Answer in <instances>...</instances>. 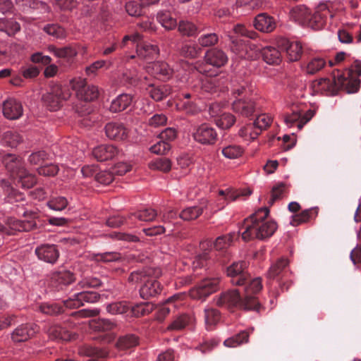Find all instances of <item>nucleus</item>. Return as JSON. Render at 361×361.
<instances>
[{"mask_svg":"<svg viewBox=\"0 0 361 361\" xmlns=\"http://www.w3.org/2000/svg\"><path fill=\"white\" fill-rule=\"evenodd\" d=\"M262 288V279H253L249 286L243 288L244 294L240 289H233L222 293L219 297L216 305L228 309L238 308L243 310H255L259 312L261 306L253 295L259 293Z\"/></svg>","mask_w":361,"mask_h":361,"instance_id":"1","label":"nucleus"},{"mask_svg":"<svg viewBox=\"0 0 361 361\" xmlns=\"http://www.w3.org/2000/svg\"><path fill=\"white\" fill-rule=\"evenodd\" d=\"M99 295L94 291H82L73 294L68 299L63 300V307L58 304L44 303L39 306L40 312L49 315H56L64 312L63 307L68 309L78 308L85 303H94L99 300Z\"/></svg>","mask_w":361,"mask_h":361,"instance_id":"2","label":"nucleus"},{"mask_svg":"<svg viewBox=\"0 0 361 361\" xmlns=\"http://www.w3.org/2000/svg\"><path fill=\"white\" fill-rule=\"evenodd\" d=\"M288 259L281 257L271 264L267 274L268 286H271L272 281L276 280L282 291L288 290L292 283L286 279L288 274Z\"/></svg>","mask_w":361,"mask_h":361,"instance_id":"3","label":"nucleus"},{"mask_svg":"<svg viewBox=\"0 0 361 361\" xmlns=\"http://www.w3.org/2000/svg\"><path fill=\"white\" fill-rule=\"evenodd\" d=\"M334 4L332 1L319 3L315 11L313 13H310L306 27L314 30H322L326 25L328 18L334 16Z\"/></svg>","mask_w":361,"mask_h":361,"instance_id":"4","label":"nucleus"},{"mask_svg":"<svg viewBox=\"0 0 361 361\" xmlns=\"http://www.w3.org/2000/svg\"><path fill=\"white\" fill-rule=\"evenodd\" d=\"M357 76L361 75V61L355 60L352 68L334 78V82L342 88L346 89L348 93L356 92L360 87V80L353 76V73Z\"/></svg>","mask_w":361,"mask_h":361,"instance_id":"5","label":"nucleus"},{"mask_svg":"<svg viewBox=\"0 0 361 361\" xmlns=\"http://www.w3.org/2000/svg\"><path fill=\"white\" fill-rule=\"evenodd\" d=\"M276 229L277 225L274 221H268L259 224H250V226H246L242 232V238L245 241L255 238L263 240L271 237Z\"/></svg>","mask_w":361,"mask_h":361,"instance_id":"6","label":"nucleus"},{"mask_svg":"<svg viewBox=\"0 0 361 361\" xmlns=\"http://www.w3.org/2000/svg\"><path fill=\"white\" fill-rule=\"evenodd\" d=\"M247 267L248 263L244 260L234 262L227 267V276L231 278V283L233 285L243 288L249 286V283L253 279H251Z\"/></svg>","mask_w":361,"mask_h":361,"instance_id":"7","label":"nucleus"},{"mask_svg":"<svg viewBox=\"0 0 361 361\" xmlns=\"http://www.w3.org/2000/svg\"><path fill=\"white\" fill-rule=\"evenodd\" d=\"M70 93L63 90L61 85L53 84L50 90L42 96V101L49 110L55 111L59 109L62 102L70 97Z\"/></svg>","mask_w":361,"mask_h":361,"instance_id":"8","label":"nucleus"},{"mask_svg":"<svg viewBox=\"0 0 361 361\" xmlns=\"http://www.w3.org/2000/svg\"><path fill=\"white\" fill-rule=\"evenodd\" d=\"M71 88L75 92L79 99L84 101H92L99 96L97 87L93 85H87L85 79L74 78L71 81Z\"/></svg>","mask_w":361,"mask_h":361,"instance_id":"9","label":"nucleus"},{"mask_svg":"<svg viewBox=\"0 0 361 361\" xmlns=\"http://www.w3.org/2000/svg\"><path fill=\"white\" fill-rule=\"evenodd\" d=\"M219 283L218 278L204 279L190 290V295L193 299L204 300L219 289Z\"/></svg>","mask_w":361,"mask_h":361,"instance_id":"10","label":"nucleus"},{"mask_svg":"<svg viewBox=\"0 0 361 361\" xmlns=\"http://www.w3.org/2000/svg\"><path fill=\"white\" fill-rule=\"evenodd\" d=\"M206 64H200L197 67V70L202 74H208L209 71L207 69V65L220 68L224 66L228 61V56L221 49L213 48L209 49L204 56Z\"/></svg>","mask_w":361,"mask_h":361,"instance_id":"11","label":"nucleus"},{"mask_svg":"<svg viewBox=\"0 0 361 361\" xmlns=\"http://www.w3.org/2000/svg\"><path fill=\"white\" fill-rule=\"evenodd\" d=\"M192 137L196 142L202 145H212L218 139V133L214 127L203 123L194 128Z\"/></svg>","mask_w":361,"mask_h":361,"instance_id":"12","label":"nucleus"},{"mask_svg":"<svg viewBox=\"0 0 361 361\" xmlns=\"http://www.w3.org/2000/svg\"><path fill=\"white\" fill-rule=\"evenodd\" d=\"M278 45L286 52L287 58L290 61H298L302 54H307L310 51L309 48L302 45L300 42H290L286 39L279 40Z\"/></svg>","mask_w":361,"mask_h":361,"instance_id":"13","label":"nucleus"},{"mask_svg":"<svg viewBox=\"0 0 361 361\" xmlns=\"http://www.w3.org/2000/svg\"><path fill=\"white\" fill-rule=\"evenodd\" d=\"M90 329L97 333H102L104 335L102 340L106 343H111L115 336L111 331L116 327V324L107 319H94L90 321Z\"/></svg>","mask_w":361,"mask_h":361,"instance_id":"14","label":"nucleus"},{"mask_svg":"<svg viewBox=\"0 0 361 361\" xmlns=\"http://www.w3.org/2000/svg\"><path fill=\"white\" fill-rule=\"evenodd\" d=\"M6 225L7 226H5L0 224V234L12 235L13 231H30L37 226L36 222L34 220L21 221L13 217L7 219Z\"/></svg>","mask_w":361,"mask_h":361,"instance_id":"15","label":"nucleus"},{"mask_svg":"<svg viewBox=\"0 0 361 361\" xmlns=\"http://www.w3.org/2000/svg\"><path fill=\"white\" fill-rule=\"evenodd\" d=\"M206 75L207 76L201 80L200 87L202 92L213 94L218 91L224 92L228 89L227 80L224 77H212L209 73Z\"/></svg>","mask_w":361,"mask_h":361,"instance_id":"16","label":"nucleus"},{"mask_svg":"<svg viewBox=\"0 0 361 361\" xmlns=\"http://www.w3.org/2000/svg\"><path fill=\"white\" fill-rule=\"evenodd\" d=\"M75 280V278L72 272L62 269L51 274L50 285L57 290H60L72 283Z\"/></svg>","mask_w":361,"mask_h":361,"instance_id":"17","label":"nucleus"},{"mask_svg":"<svg viewBox=\"0 0 361 361\" xmlns=\"http://www.w3.org/2000/svg\"><path fill=\"white\" fill-rule=\"evenodd\" d=\"M39 331V326L33 323L22 324L16 328L11 335L14 342H25Z\"/></svg>","mask_w":361,"mask_h":361,"instance_id":"18","label":"nucleus"},{"mask_svg":"<svg viewBox=\"0 0 361 361\" xmlns=\"http://www.w3.org/2000/svg\"><path fill=\"white\" fill-rule=\"evenodd\" d=\"M35 252L39 259L52 264L59 257V251L55 245H42L36 247Z\"/></svg>","mask_w":361,"mask_h":361,"instance_id":"19","label":"nucleus"},{"mask_svg":"<svg viewBox=\"0 0 361 361\" xmlns=\"http://www.w3.org/2000/svg\"><path fill=\"white\" fill-rule=\"evenodd\" d=\"M158 274L155 276H149L144 282L140 289V295L143 299H148L159 295L161 291V286L156 279Z\"/></svg>","mask_w":361,"mask_h":361,"instance_id":"20","label":"nucleus"},{"mask_svg":"<svg viewBox=\"0 0 361 361\" xmlns=\"http://www.w3.org/2000/svg\"><path fill=\"white\" fill-rule=\"evenodd\" d=\"M147 71L160 80H169L173 75V71L164 61H157L147 66Z\"/></svg>","mask_w":361,"mask_h":361,"instance_id":"21","label":"nucleus"},{"mask_svg":"<svg viewBox=\"0 0 361 361\" xmlns=\"http://www.w3.org/2000/svg\"><path fill=\"white\" fill-rule=\"evenodd\" d=\"M233 111L244 117H250L256 111V104L251 99L240 98L232 104Z\"/></svg>","mask_w":361,"mask_h":361,"instance_id":"22","label":"nucleus"},{"mask_svg":"<svg viewBox=\"0 0 361 361\" xmlns=\"http://www.w3.org/2000/svg\"><path fill=\"white\" fill-rule=\"evenodd\" d=\"M92 155L97 161H104L118 157L119 151L112 145H102L93 149Z\"/></svg>","mask_w":361,"mask_h":361,"instance_id":"23","label":"nucleus"},{"mask_svg":"<svg viewBox=\"0 0 361 361\" xmlns=\"http://www.w3.org/2000/svg\"><path fill=\"white\" fill-rule=\"evenodd\" d=\"M104 131L111 140H123L128 136V130L121 123L109 122L106 124Z\"/></svg>","mask_w":361,"mask_h":361,"instance_id":"24","label":"nucleus"},{"mask_svg":"<svg viewBox=\"0 0 361 361\" xmlns=\"http://www.w3.org/2000/svg\"><path fill=\"white\" fill-rule=\"evenodd\" d=\"M3 163L13 178L18 176L21 171L25 170L21 158L14 154H7L4 155L3 157Z\"/></svg>","mask_w":361,"mask_h":361,"instance_id":"25","label":"nucleus"},{"mask_svg":"<svg viewBox=\"0 0 361 361\" xmlns=\"http://www.w3.org/2000/svg\"><path fill=\"white\" fill-rule=\"evenodd\" d=\"M147 93L150 97L156 102H159L173 92V88L169 85H159L149 84L146 88Z\"/></svg>","mask_w":361,"mask_h":361,"instance_id":"26","label":"nucleus"},{"mask_svg":"<svg viewBox=\"0 0 361 361\" xmlns=\"http://www.w3.org/2000/svg\"><path fill=\"white\" fill-rule=\"evenodd\" d=\"M3 113L5 117L8 119H18L23 114V106L17 100L8 99L4 102Z\"/></svg>","mask_w":361,"mask_h":361,"instance_id":"27","label":"nucleus"},{"mask_svg":"<svg viewBox=\"0 0 361 361\" xmlns=\"http://www.w3.org/2000/svg\"><path fill=\"white\" fill-rule=\"evenodd\" d=\"M255 27L263 32H271L276 27V21L273 17L262 13L258 14L253 22Z\"/></svg>","mask_w":361,"mask_h":361,"instance_id":"28","label":"nucleus"},{"mask_svg":"<svg viewBox=\"0 0 361 361\" xmlns=\"http://www.w3.org/2000/svg\"><path fill=\"white\" fill-rule=\"evenodd\" d=\"M137 56L147 61L156 59L159 54V49L157 45L149 44H137Z\"/></svg>","mask_w":361,"mask_h":361,"instance_id":"29","label":"nucleus"},{"mask_svg":"<svg viewBox=\"0 0 361 361\" xmlns=\"http://www.w3.org/2000/svg\"><path fill=\"white\" fill-rule=\"evenodd\" d=\"M133 102V97L128 94H121L114 99L110 105L111 112H120L126 110Z\"/></svg>","mask_w":361,"mask_h":361,"instance_id":"30","label":"nucleus"},{"mask_svg":"<svg viewBox=\"0 0 361 361\" xmlns=\"http://www.w3.org/2000/svg\"><path fill=\"white\" fill-rule=\"evenodd\" d=\"M310 14V11L304 5L296 6L290 11V18L303 26H306Z\"/></svg>","mask_w":361,"mask_h":361,"instance_id":"31","label":"nucleus"},{"mask_svg":"<svg viewBox=\"0 0 361 361\" xmlns=\"http://www.w3.org/2000/svg\"><path fill=\"white\" fill-rule=\"evenodd\" d=\"M263 60L270 65H278L281 61V51L275 47H267L262 49Z\"/></svg>","mask_w":361,"mask_h":361,"instance_id":"32","label":"nucleus"},{"mask_svg":"<svg viewBox=\"0 0 361 361\" xmlns=\"http://www.w3.org/2000/svg\"><path fill=\"white\" fill-rule=\"evenodd\" d=\"M269 214V209L267 207L260 208L248 219H245L241 229H245L246 226H250V224H259L268 221L269 220L267 218Z\"/></svg>","mask_w":361,"mask_h":361,"instance_id":"33","label":"nucleus"},{"mask_svg":"<svg viewBox=\"0 0 361 361\" xmlns=\"http://www.w3.org/2000/svg\"><path fill=\"white\" fill-rule=\"evenodd\" d=\"M47 332L52 340L70 341L71 339V333L59 325L50 326Z\"/></svg>","mask_w":361,"mask_h":361,"instance_id":"34","label":"nucleus"},{"mask_svg":"<svg viewBox=\"0 0 361 361\" xmlns=\"http://www.w3.org/2000/svg\"><path fill=\"white\" fill-rule=\"evenodd\" d=\"M177 25L178 32L183 36L196 37L199 32L197 27L188 20H181Z\"/></svg>","mask_w":361,"mask_h":361,"instance_id":"35","label":"nucleus"},{"mask_svg":"<svg viewBox=\"0 0 361 361\" xmlns=\"http://www.w3.org/2000/svg\"><path fill=\"white\" fill-rule=\"evenodd\" d=\"M157 19L168 30H173L177 26L176 20L171 16L168 11L159 12L157 15Z\"/></svg>","mask_w":361,"mask_h":361,"instance_id":"36","label":"nucleus"},{"mask_svg":"<svg viewBox=\"0 0 361 361\" xmlns=\"http://www.w3.org/2000/svg\"><path fill=\"white\" fill-rule=\"evenodd\" d=\"M138 344V338L133 334H127L121 336L117 343L116 347L121 350H128L135 347Z\"/></svg>","mask_w":361,"mask_h":361,"instance_id":"37","label":"nucleus"},{"mask_svg":"<svg viewBox=\"0 0 361 361\" xmlns=\"http://www.w3.org/2000/svg\"><path fill=\"white\" fill-rule=\"evenodd\" d=\"M239 236L238 233H231L226 235L218 237L214 243V247L216 250H221L226 249L231 245L234 239L238 238Z\"/></svg>","mask_w":361,"mask_h":361,"instance_id":"38","label":"nucleus"},{"mask_svg":"<svg viewBox=\"0 0 361 361\" xmlns=\"http://www.w3.org/2000/svg\"><path fill=\"white\" fill-rule=\"evenodd\" d=\"M18 184H20L22 188H32L37 182L36 178L32 174L27 172V171L23 170L18 176L14 178Z\"/></svg>","mask_w":361,"mask_h":361,"instance_id":"39","label":"nucleus"},{"mask_svg":"<svg viewBox=\"0 0 361 361\" xmlns=\"http://www.w3.org/2000/svg\"><path fill=\"white\" fill-rule=\"evenodd\" d=\"M155 305L152 302H142L130 307L131 312L135 317H142L151 313Z\"/></svg>","mask_w":361,"mask_h":361,"instance_id":"40","label":"nucleus"},{"mask_svg":"<svg viewBox=\"0 0 361 361\" xmlns=\"http://www.w3.org/2000/svg\"><path fill=\"white\" fill-rule=\"evenodd\" d=\"M204 312L206 327L211 330L220 320V312L214 308H206Z\"/></svg>","mask_w":361,"mask_h":361,"instance_id":"41","label":"nucleus"},{"mask_svg":"<svg viewBox=\"0 0 361 361\" xmlns=\"http://www.w3.org/2000/svg\"><path fill=\"white\" fill-rule=\"evenodd\" d=\"M249 333L247 331H242L239 334L226 339L224 342L226 347H236L242 343H247Z\"/></svg>","mask_w":361,"mask_h":361,"instance_id":"42","label":"nucleus"},{"mask_svg":"<svg viewBox=\"0 0 361 361\" xmlns=\"http://www.w3.org/2000/svg\"><path fill=\"white\" fill-rule=\"evenodd\" d=\"M22 140L21 135L16 131L7 130L2 135V142L11 147H16Z\"/></svg>","mask_w":361,"mask_h":361,"instance_id":"43","label":"nucleus"},{"mask_svg":"<svg viewBox=\"0 0 361 361\" xmlns=\"http://www.w3.org/2000/svg\"><path fill=\"white\" fill-rule=\"evenodd\" d=\"M229 37L231 42V51L233 53L239 55L240 57H245V53L247 51V46L244 40L233 35H230Z\"/></svg>","mask_w":361,"mask_h":361,"instance_id":"44","label":"nucleus"},{"mask_svg":"<svg viewBox=\"0 0 361 361\" xmlns=\"http://www.w3.org/2000/svg\"><path fill=\"white\" fill-rule=\"evenodd\" d=\"M238 134L245 140H254L260 135V133L257 130V128L252 122L243 126L239 130Z\"/></svg>","mask_w":361,"mask_h":361,"instance_id":"45","label":"nucleus"},{"mask_svg":"<svg viewBox=\"0 0 361 361\" xmlns=\"http://www.w3.org/2000/svg\"><path fill=\"white\" fill-rule=\"evenodd\" d=\"M203 212V208L199 206L190 207L183 209L179 217L184 221H192L199 217Z\"/></svg>","mask_w":361,"mask_h":361,"instance_id":"46","label":"nucleus"},{"mask_svg":"<svg viewBox=\"0 0 361 361\" xmlns=\"http://www.w3.org/2000/svg\"><path fill=\"white\" fill-rule=\"evenodd\" d=\"M154 274L155 273L152 269L133 271L129 276L128 281L133 283H144L147 278Z\"/></svg>","mask_w":361,"mask_h":361,"instance_id":"47","label":"nucleus"},{"mask_svg":"<svg viewBox=\"0 0 361 361\" xmlns=\"http://www.w3.org/2000/svg\"><path fill=\"white\" fill-rule=\"evenodd\" d=\"M82 353L85 356L97 358H106L109 356V351L105 348H99L86 345L82 349Z\"/></svg>","mask_w":361,"mask_h":361,"instance_id":"48","label":"nucleus"},{"mask_svg":"<svg viewBox=\"0 0 361 361\" xmlns=\"http://www.w3.org/2000/svg\"><path fill=\"white\" fill-rule=\"evenodd\" d=\"M244 152L242 147L237 145H229L221 149L222 154L227 159H233L240 157Z\"/></svg>","mask_w":361,"mask_h":361,"instance_id":"49","label":"nucleus"},{"mask_svg":"<svg viewBox=\"0 0 361 361\" xmlns=\"http://www.w3.org/2000/svg\"><path fill=\"white\" fill-rule=\"evenodd\" d=\"M157 216V212L154 209L147 208L131 214L129 218L132 219L134 216L135 219L142 221H153Z\"/></svg>","mask_w":361,"mask_h":361,"instance_id":"50","label":"nucleus"},{"mask_svg":"<svg viewBox=\"0 0 361 361\" xmlns=\"http://www.w3.org/2000/svg\"><path fill=\"white\" fill-rule=\"evenodd\" d=\"M48 49L59 58H72L76 55V51L71 47L57 48L51 45L49 47Z\"/></svg>","mask_w":361,"mask_h":361,"instance_id":"51","label":"nucleus"},{"mask_svg":"<svg viewBox=\"0 0 361 361\" xmlns=\"http://www.w3.org/2000/svg\"><path fill=\"white\" fill-rule=\"evenodd\" d=\"M43 30L56 39H62L66 38L67 35L64 28L57 24L47 25L44 27Z\"/></svg>","mask_w":361,"mask_h":361,"instance_id":"52","label":"nucleus"},{"mask_svg":"<svg viewBox=\"0 0 361 361\" xmlns=\"http://www.w3.org/2000/svg\"><path fill=\"white\" fill-rule=\"evenodd\" d=\"M93 259L97 262L109 263L119 261L122 259V257L119 252H109L96 254L94 255Z\"/></svg>","mask_w":361,"mask_h":361,"instance_id":"53","label":"nucleus"},{"mask_svg":"<svg viewBox=\"0 0 361 361\" xmlns=\"http://www.w3.org/2000/svg\"><path fill=\"white\" fill-rule=\"evenodd\" d=\"M313 213L317 214V212L313 209H305L300 214L293 215L290 224L293 226H297L300 224L307 222Z\"/></svg>","mask_w":361,"mask_h":361,"instance_id":"54","label":"nucleus"},{"mask_svg":"<svg viewBox=\"0 0 361 361\" xmlns=\"http://www.w3.org/2000/svg\"><path fill=\"white\" fill-rule=\"evenodd\" d=\"M106 309L111 314H121L128 312L130 306L126 301H121L107 305Z\"/></svg>","mask_w":361,"mask_h":361,"instance_id":"55","label":"nucleus"},{"mask_svg":"<svg viewBox=\"0 0 361 361\" xmlns=\"http://www.w3.org/2000/svg\"><path fill=\"white\" fill-rule=\"evenodd\" d=\"M235 117L230 113H224L216 119V124L222 129L230 128L235 122Z\"/></svg>","mask_w":361,"mask_h":361,"instance_id":"56","label":"nucleus"},{"mask_svg":"<svg viewBox=\"0 0 361 361\" xmlns=\"http://www.w3.org/2000/svg\"><path fill=\"white\" fill-rule=\"evenodd\" d=\"M149 167L152 169L159 170L163 172H168L171 169L170 159L166 157L157 158L150 162Z\"/></svg>","mask_w":361,"mask_h":361,"instance_id":"57","label":"nucleus"},{"mask_svg":"<svg viewBox=\"0 0 361 361\" xmlns=\"http://www.w3.org/2000/svg\"><path fill=\"white\" fill-rule=\"evenodd\" d=\"M181 295H174L173 296L169 298L166 304L160 306L157 312V319L161 322L164 319V318L168 315L170 312V307L168 306L169 304L176 301L180 299Z\"/></svg>","mask_w":361,"mask_h":361,"instance_id":"58","label":"nucleus"},{"mask_svg":"<svg viewBox=\"0 0 361 361\" xmlns=\"http://www.w3.org/2000/svg\"><path fill=\"white\" fill-rule=\"evenodd\" d=\"M287 185L283 183H279L274 186L271 190L269 204H273L275 201L283 198L287 193Z\"/></svg>","mask_w":361,"mask_h":361,"instance_id":"59","label":"nucleus"},{"mask_svg":"<svg viewBox=\"0 0 361 361\" xmlns=\"http://www.w3.org/2000/svg\"><path fill=\"white\" fill-rule=\"evenodd\" d=\"M1 187L4 190L5 192L8 195V197L9 201L12 199H14L16 201L22 200L23 199V195L16 190H14L11 186V183L8 180L5 179H2L0 181Z\"/></svg>","mask_w":361,"mask_h":361,"instance_id":"60","label":"nucleus"},{"mask_svg":"<svg viewBox=\"0 0 361 361\" xmlns=\"http://www.w3.org/2000/svg\"><path fill=\"white\" fill-rule=\"evenodd\" d=\"M326 64L324 59L315 57L311 59L307 65L306 71L308 74H314L322 70Z\"/></svg>","mask_w":361,"mask_h":361,"instance_id":"61","label":"nucleus"},{"mask_svg":"<svg viewBox=\"0 0 361 361\" xmlns=\"http://www.w3.org/2000/svg\"><path fill=\"white\" fill-rule=\"evenodd\" d=\"M219 42V37L216 33L202 35L197 39L198 44L202 47H212Z\"/></svg>","mask_w":361,"mask_h":361,"instance_id":"62","label":"nucleus"},{"mask_svg":"<svg viewBox=\"0 0 361 361\" xmlns=\"http://www.w3.org/2000/svg\"><path fill=\"white\" fill-rule=\"evenodd\" d=\"M271 118L267 114H260L253 121V123L257 128V130L262 133L264 130H267L271 123Z\"/></svg>","mask_w":361,"mask_h":361,"instance_id":"63","label":"nucleus"},{"mask_svg":"<svg viewBox=\"0 0 361 361\" xmlns=\"http://www.w3.org/2000/svg\"><path fill=\"white\" fill-rule=\"evenodd\" d=\"M171 149V145L166 141H164L161 139L152 145L149 148L151 152L156 154H165Z\"/></svg>","mask_w":361,"mask_h":361,"instance_id":"64","label":"nucleus"}]
</instances>
